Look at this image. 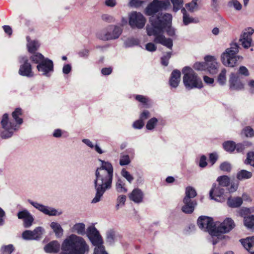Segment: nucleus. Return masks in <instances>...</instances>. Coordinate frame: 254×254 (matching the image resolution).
<instances>
[{"label": "nucleus", "mask_w": 254, "mask_h": 254, "mask_svg": "<svg viewBox=\"0 0 254 254\" xmlns=\"http://www.w3.org/2000/svg\"><path fill=\"white\" fill-rule=\"evenodd\" d=\"M170 5L169 0H153L145 9V14L152 16L150 18V25L146 27L148 35L154 36L155 43L161 44L169 49L173 46L172 40L166 38L162 34L163 27L172 22V16L167 13L155 14L160 11L167 9Z\"/></svg>", "instance_id": "obj_1"}, {"label": "nucleus", "mask_w": 254, "mask_h": 254, "mask_svg": "<svg viewBox=\"0 0 254 254\" xmlns=\"http://www.w3.org/2000/svg\"><path fill=\"white\" fill-rule=\"evenodd\" d=\"M100 167L97 168L95 172V179L94 180L96 190L95 197L91 201L92 203L99 202L107 190L111 189L113 178L114 168L112 164L101 159Z\"/></svg>", "instance_id": "obj_2"}, {"label": "nucleus", "mask_w": 254, "mask_h": 254, "mask_svg": "<svg viewBox=\"0 0 254 254\" xmlns=\"http://www.w3.org/2000/svg\"><path fill=\"white\" fill-rule=\"evenodd\" d=\"M60 254H86L89 251V246L81 236L72 234L63 242Z\"/></svg>", "instance_id": "obj_3"}, {"label": "nucleus", "mask_w": 254, "mask_h": 254, "mask_svg": "<svg viewBox=\"0 0 254 254\" xmlns=\"http://www.w3.org/2000/svg\"><path fill=\"white\" fill-rule=\"evenodd\" d=\"M21 115V109H16L12 114L13 120L16 123L15 124L11 120H9L7 114H4L1 121V125L3 130L1 133L0 136L3 139H7L11 137L14 131L17 130L19 128V125H21L22 122V119L19 118Z\"/></svg>", "instance_id": "obj_4"}, {"label": "nucleus", "mask_w": 254, "mask_h": 254, "mask_svg": "<svg viewBox=\"0 0 254 254\" xmlns=\"http://www.w3.org/2000/svg\"><path fill=\"white\" fill-rule=\"evenodd\" d=\"M182 73L184 74L183 82L187 88H202V83L201 79L191 68L188 66L184 67L182 69Z\"/></svg>", "instance_id": "obj_5"}, {"label": "nucleus", "mask_w": 254, "mask_h": 254, "mask_svg": "<svg viewBox=\"0 0 254 254\" xmlns=\"http://www.w3.org/2000/svg\"><path fill=\"white\" fill-rule=\"evenodd\" d=\"M239 46L237 43H233L231 47L227 48L221 55V61L224 65L234 67L239 57L236 55L239 51Z\"/></svg>", "instance_id": "obj_6"}, {"label": "nucleus", "mask_w": 254, "mask_h": 254, "mask_svg": "<svg viewBox=\"0 0 254 254\" xmlns=\"http://www.w3.org/2000/svg\"><path fill=\"white\" fill-rule=\"evenodd\" d=\"M197 225L199 228L204 231L208 232L211 235V241L213 245L218 243V241L215 238V235L217 234L215 232L216 223H214L212 218L205 216H200L197 219Z\"/></svg>", "instance_id": "obj_7"}, {"label": "nucleus", "mask_w": 254, "mask_h": 254, "mask_svg": "<svg viewBox=\"0 0 254 254\" xmlns=\"http://www.w3.org/2000/svg\"><path fill=\"white\" fill-rule=\"evenodd\" d=\"M235 227V224L234 221L230 218H226L221 224L216 223V229L215 232L217 234L215 235V240L218 241L224 238V233L229 232Z\"/></svg>", "instance_id": "obj_8"}, {"label": "nucleus", "mask_w": 254, "mask_h": 254, "mask_svg": "<svg viewBox=\"0 0 254 254\" xmlns=\"http://www.w3.org/2000/svg\"><path fill=\"white\" fill-rule=\"evenodd\" d=\"M28 202L34 208L45 215L49 216H58L63 214V211L60 209H57L53 207L44 205L38 202L33 201L31 199H28Z\"/></svg>", "instance_id": "obj_9"}, {"label": "nucleus", "mask_w": 254, "mask_h": 254, "mask_svg": "<svg viewBox=\"0 0 254 254\" xmlns=\"http://www.w3.org/2000/svg\"><path fill=\"white\" fill-rule=\"evenodd\" d=\"M122 32V29L117 26H110L98 35L100 39L104 41L113 40L119 37Z\"/></svg>", "instance_id": "obj_10"}, {"label": "nucleus", "mask_w": 254, "mask_h": 254, "mask_svg": "<svg viewBox=\"0 0 254 254\" xmlns=\"http://www.w3.org/2000/svg\"><path fill=\"white\" fill-rule=\"evenodd\" d=\"M146 23L144 16L140 12L133 11L129 15V24L132 28H142Z\"/></svg>", "instance_id": "obj_11"}, {"label": "nucleus", "mask_w": 254, "mask_h": 254, "mask_svg": "<svg viewBox=\"0 0 254 254\" xmlns=\"http://www.w3.org/2000/svg\"><path fill=\"white\" fill-rule=\"evenodd\" d=\"M36 68L40 75L49 77L54 71V64L52 60L47 58L37 64Z\"/></svg>", "instance_id": "obj_12"}, {"label": "nucleus", "mask_w": 254, "mask_h": 254, "mask_svg": "<svg viewBox=\"0 0 254 254\" xmlns=\"http://www.w3.org/2000/svg\"><path fill=\"white\" fill-rule=\"evenodd\" d=\"M85 235H86L93 245L103 244V240L99 232L94 226H89L86 230Z\"/></svg>", "instance_id": "obj_13"}, {"label": "nucleus", "mask_w": 254, "mask_h": 254, "mask_svg": "<svg viewBox=\"0 0 254 254\" xmlns=\"http://www.w3.org/2000/svg\"><path fill=\"white\" fill-rule=\"evenodd\" d=\"M19 62L21 64L19 69V74L27 77L33 76L34 74L32 71L31 64L28 62V58L25 56L20 57Z\"/></svg>", "instance_id": "obj_14"}, {"label": "nucleus", "mask_w": 254, "mask_h": 254, "mask_svg": "<svg viewBox=\"0 0 254 254\" xmlns=\"http://www.w3.org/2000/svg\"><path fill=\"white\" fill-rule=\"evenodd\" d=\"M45 232L42 227H37L34 230H25L22 233V237L24 240H39Z\"/></svg>", "instance_id": "obj_15"}, {"label": "nucleus", "mask_w": 254, "mask_h": 254, "mask_svg": "<svg viewBox=\"0 0 254 254\" xmlns=\"http://www.w3.org/2000/svg\"><path fill=\"white\" fill-rule=\"evenodd\" d=\"M254 32L252 28L249 27L245 29L241 36L239 41L244 48H248L251 46L252 39V35Z\"/></svg>", "instance_id": "obj_16"}, {"label": "nucleus", "mask_w": 254, "mask_h": 254, "mask_svg": "<svg viewBox=\"0 0 254 254\" xmlns=\"http://www.w3.org/2000/svg\"><path fill=\"white\" fill-rule=\"evenodd\" d=\"M229 88L231 90L240 91L244 89V84L238 75L231 73L229 80Z\"/></svg>", "instance_id": "obj_17"}, {"label": "nucleus", "mask_w": 254, "mask_h": 254, "mask_svg": "<svg viewBox=\"0 0 254 254\" xmlns=\"http://www.w3.org/2000/svg\"><path fill=\"white\" fill-rule=\"evenodd\" d=\"M204 61L207 64L206 70L211 74H216L219 68V64L216 59L214 56H206L204 57Z\"/></svg>", "instance_id": "obj_18"}, {"label": "nucleus", "mask_w": 254, "mask_h": 254, "mask_svg": "<svg viewBox=\"0 0 254 254\" xmlns=\"http://www.w3.org/2000/svg\"><path fill=\"white\" fill-rule=\"evenodd\" d=\"M224 189L222 187L217 185L216 184H213L212 187L209 191V196L211 199H214L218 201L216 197H220L224 193Z\"/></svg>", "instance_id": "obj_19"}, {"label": "nucleus", "mask_w": 254, "mask_h": 254, "mask_svg": "<svg viewBox=\"0 0 254 254\" xmlns=\"http://www.w3.org/2000/svg\"><path fill=\"white\" fill-rule=\"evenodd\" d=\"M183 203L184 205L182 207V210L187 214L191 213L197 205V202L195 200L188 199V198H184Z\"/></svg>", "instance_id": "obj_20"}, {"label": "nucleus", "mask_w": 254, "mask_h": 254, "mask_svg": "<svg viewBox=\"0 0 254 254\" xmlns=\"http://www.w3.org/2000/svg\"><path fill=\"white\" fill-rule=\"evenodd\" d=\"M240 241L248 252L251 253H254V236L241 239Z\"/></svg>", "instance_id": "obj_21"}, {"label": "nucleus", "mask_w": 254, "mask_h": 254, "mask_svg": "<svg viewBox=\"0 0 254 254\" xmlns=\"http://www.w3.org/2000/svg\"><path fill=\"white\" fill-rule=\"evenodd\" d=\"M181 72L178 70H174L171 75L169 84L172 88H177L180 81Z\"/></svg>", "instance_id": "obj_22"}, {"label": "nucleus", "mask_w": 254, "mask_h": 254, "mask_svg": "<svg viewBox=\"0 0 254 254\" xmlns=\"http://www.w3.org/2000/svg\"><path fill=\"white\" fill-rule=\"evenodd\" d=\"M60 244L57 241H53L44 247V251L47 253H57L60 251Z\"/></svg>", "instance_id": "obj_23"}, {"label": "nucleus", "mask_w": 254, "mask_h": 254, "mask_svg": "<svg viewBox=\"0 0 254 254\" xmlns=\"http://www.w3.org/2000/svg\"><path fill=\"white\" fill-rule=\"evenodd\" d=\"M143 193L139 189H134L129 194V197L130 200L135 203H140L142 201Z\"/></svg>", "instance_id": "obj_24"}, {"label": "nucleus", "mask_w": 254, "mask_h": 254, "mask_svg": "<svg viewBox=\"0 0 254 254\" xmlns=\"http://www.w3.org/2000/svg\"><path fill=\"white\" fill-rule=\"evenodd\" d=\"M50 227L57 238H61L63 236L64 229L60 223L55 221L52 222L50 224Z\"/></svg>", "instance_id": "obj_25"}, {"label": "nucleus", "mask_w": 254, "mask_h": 254, "mask_svg": "<svg viewBox=\"0 0 254 254\" xmlns=\"http://www.w3.org/2000/svg\"><path fill=\"white\" fill-rule=\"evenodd\" d=\"M71 231L78 235L84 236L86 234L85 225L83 223H76L71 228Z\"/></svg>", "instance_id": "obj_26"}, {"label": "nucleus", "mask_w": 254, "mask_h": 254, "mask_svg": "<svg viewBox=\"0 0 254 254\" xmlns=\"http://www.w3.org/2000/svg\"><path fill=\"white\" fill-rule=\"evenodd\" d=\"M115 187L116 190L119 193H126L128 191L125 181L121 178H118L116 180Z\"/></svg>", "instance_id": "obj_27"}, {"label": "nucleus", "mask_w": 254, "mask_h": 254, "mask_svg": "<svg viewBox=\"0 0 254 254\" xmlns=\"http://www.w3.org/2000/svg\"><path fill=\"white\" fill-rule=\"evenodd\" d=\"M27 47L29 53H33L38 50L40 44L37 40H31L29 37H26Z\"/></svg>", "instance_id": "obj_28"}, {"label": "nucleus", "mask_w": 254, "mask_h": 254, "mask_svg": "<svg viewBox=\"0 0 254 254\" xmlns=\"http://www.w3.org/2000/svg\"><path fill=\"white\" fill-rule=\"evenodd\" d=\"M244 225L247 229L254 231V215H250L244 217Z\"/></svg>", "instance_id": "obj_29"}, {"label": "nucleus", "mask_w": 254, "mask_h": 254, "mask_svg": "<svg viewBox=\"0 0 254 254\" xmlns=\"http://www.w3.org/2000/svg\"><path fill=\"white\" fill-rule=\"evenodd\" d=\"M243 203V200L241 197H236L229 198L227 201L228 205L233 208H236L240 206Z\"/></svg>", "instance_id": "obj_30"}, {"label": "nucleus", "mask_w": 254, "mask_h": 254, "mask_svg": "<svg viewBox=\"0 0 254 254\" xmlns=\"http://www.w3.org/2000/svg\"><path fill=\"white\" fill-rule=\"evenodd\" d=\"M82 141L90 148H94L95 150L100 154H102L104 152L97 144L94 145L92 142L88 139H83Z\"/></svg>", "instance_id": "obj_31"}, {"label": "nucleus", "mask_w": 254, "mask_h": 254, "mask_svg": "<svg viewBox=\"0 0 254 254\" xmlns=\"http://www.w3.org/2000/svg\"><path fill=\"white\" fill-rule=\"evenodd\" d=\"M252 177V173L251 172L245 170H242L237 174V178L239 180L248 179Z\"/></svg>", "instance_id": "obj_32"}, {"label": "nucleus", "mask_w": 254, "mask_h": 254, "mask_svg": "<svg viewBox=\"0 0 254 254\" xmlns=\"http://www.w3.org/2000/svg\"><path fill=\"white\" fill-rule=\"evenodd\" d=\"M43 55L39 53H33V54L30 57L31 60L34 63L38 64L46 59Z\"/></svg>", "instance_id": "obj_33"}, {"label": "nucleus", "mask_w": 254, "mask_h": 254, "mask_svg": "<svg viewBox=\"0 0 254 254\" xmlns=\"http://www.w3.org/2000/svg\"><path fill=\"white\" fill-rule=\"evenodd\" d=\"M181 12L183 14V22L185 25H187L190 23L196 22L192 17L190 16L187 13L185 8L181 9Z\"/></svg>", "instance_id": "obj_34"}, {"label": "nucleus", "mask_w": 254, "mask_h": 254, "mask_svg": "<svg viewBox=\"0 0 254 254\" xmlns=\"http://www.w3.org/2000/svg\"><path fill=\"white\" fill-rule=\"evenodd\" d=\"M217 181L219 183L218 185L221 187H227L230 184V179L229 177L224 175L218 177Z\"/></svg>", "instance_id": "obj_35"}, {"label": "nucleus", "mask_w": 254, "mask_h": 254, "mask_svg": "<svg viewBox=\"0 0 254 254\" xmlns=\"http://www.w3.org/2000/svg\"><path fill=\"white\" fill-rule=\"evenodd\" d=\"M186 195L184 198H188V199H192L196 195V192L195 190L191 187H188L186 189Z\"/></svg>", "instance_id": "obj_36"}, {"label": "nucleus", "mask_w": 254, "mask_h": 254, "mask_svg": "<svg viewBox=\"0 0 254 254\" xmlns=\"http://www.w3.org/2000/svg\"><path fill=\"white\" fill-rule=\"evenodd\" d=\"M135 99L141 103L145 107H147L149 104L150 100L146 96L137 95L135 96Z\"/></svg>", "instance_id": "obj_37"}, {"label": "nucleus", "mask_w": 254, "mask_h": 254, "mask_svg": "<svg viewBox=\"0 0 254 254\" xmlns=\"http://www.w3.org/2000/svg\"><path fill=\"white\" fill-rule=\"evenodd\" d=\"M224 149L230 152H233L235 149V143L232 141H227L223 143Z\"/></svg>", "instance_id": "obj_38"}, {"label": "nucleus", "mask_w": 254, "mask_h": 254, "mask_svg": "<svg viewBox=\"0 0 254 254\" xmlns=\"http://www.w3.org/2000/svg\"><path fill=\"white\" fill-rule=\"evenodd\" d=\"M103 244L94 245L95 246V248L93 254H108L105 251V247Z\"/></svg>", "instance_id": "obj_39"}, {"label": "nucleus", "mask_w": 254, "mask_h": 254, "mask_svg": "<svg viewBox=\"0 0 254 254\" xmlns=\"http://www.w3.org/2000/svg\"><path fill=\"white\" fill-rule=\"evenodd\" d=\"M131 162L129 156L127 154H122L120 159V165L126 166L128 165Z\"/></svg>", "instance_id": "obj_40"}, {"label": "nucleus", "mask_w": 254, "mask_h": 254, "mask_svg": "<svg viewBox=\"0 0 254 254\" xmlns=\"http://www.w3.org/2000/svg\"><path fill=\"white\" fill-rule=\"evenodd\" d=\"M116 232L113 230H110L107 231L106 234V238L107 242L110 244H113L115 239Z\"/></svg>", "instance_id": "obj_41"}, {"label": "nucleus", "mask_w": 254, "mask_h": 254, "mask_svg": "<svg viewBox=\"0 0 254 254\" xmlns=\"http://www.w3.org/2000/svg\"><path fill=\"white\" fill-rule=\"evenodd\" d=\"M158 122V120L156 118H152L147 122L146 127L148 130H152L154 128Z\"/></svg>", "instance_id": "obj_42"}, {"label": "nucleus", "mask_w": 254, "mask_h": 254, "mask_svg": "<svg viewBox=\"0 0 254 254\" xmlns=\"http://www.w3.org/2000/svg\"><path fill=\"white\" fill-rule=\"evenodd\" d=\"M197 1L192 0L191 2L188 3L186 4V7L190 11L192 12L195 10L198 9Z\"/></svg>", "instance_id": "obj_43"}, {"label": "nucleus", "mask_w": 254, "mask_h": 254, "mask_svg": "<svg viewBox=\"0 0 254 254\" xmlns=\"http://www.w3.org/2000/svg\"><path fill=\"white\" fill-rule=\"evenodd\" d=\"M121 174L129 184H131L134 179L133 176L125 169L122 170Z\"/></svg>", "instance_id": "obj_44"}, {"label": "nucleus", "mask_w": 254, "mask_h": 254, "mask_svg": "<svg viewBox=\"0 0 254 254\" xmlns=\"http://www.w3.org/2000/svg\"><path fill=\"white\" fill-rule=\"evenodd\" d=\"M23 221V226L25 228L30 227L33 223L34 218L31 214H30L27 218H26Z\"/></svg>", "instance_id": "obj_45"}, {"label": "nucleus", "mask_w": 254, "mask_h": 254, "mask_svg": "<svg viewBox=\"0 0 254 254\" xmlns=\"http://www.w3.org/2000/svg\"><path fill=\"white\" fill-rule=\"evenodd\" d=\"M226 70L225 69H223L221 72L220 73L218 77V81L222 85H223L225 84L226 81Z\"/></svg>", "instance_id": "obj_46"}, {"label": "nucleus", "mask_w": 254, "mask_h": 254, "mask_svg": "<svg viewBox=\"0 0 254 254\" xmlns=\"http://www.w3.org/2000/svg\"><path fill=\"white\" fill-rule=\"evenodd\" d=\"M252 143L249 142H244L243 143H238L235 144V149L238 152H242L244 151L246 147L251 146Z\"/></svg>", "instance_id": "obj_47"}, {"label": "nucleus", "mask_w": 254, "mask_h": 254, "mask_svg": "<svg viewBox=\"0 0 254 254\" xmlns=\"http://www.w3.org/2000/svg\"><path fill=\"white\" fill-rule=\"evenodd\" d=\"M245 164H250L254 167V152H250L248 153L247 159L245 161Z\"/></svg>", "instance_id": "obj_48"}, {"label": "nucleus", "mask_w": 254, "mask_h": 254, "mask_svg": "<svg viewBox=\"0 0 254 254\" xmlns=\"http://www.w3.org/2000/svg\"><path fill=\"white\" fill-rule=\"evenodd\" d=\"M206 62H196L193 65V68L197 70H206Z\"/></svg>", "instance_id": "obj_49"}, {"label": "nucleus", "mask_w": 254, "mask_h": 254, "mask_svg": "<svg viewBox=\"0 0 254 254\" xmlns=\"http://www.w3.org/2000/svg\"><path fill=\"white\" fill-rule=\"evenodd\" d=\"M173 5V10L175 11H178L183 6V0H170Z\"/></svg>", "instance_id": "obj_50"}, {"label": "nucleus", "mask_w": 254, "mask_h": 254, "mask_svg": "<svg viewBox=\"0 0 254 254\" xmlns=\"http://www.w3.org/2000/svg\"><path fill=\"white\" fill-rule=\"evenodd\" d=\"M14 248L12 245L3 246L1 249L2 254H11Z\"/></svg>", "instance_id": "obj_51"}, {"label": "nucleus", "mask_w": 254, "mask_h": 254, "mask_svg": "<svg viewBox=\"0 0 254 254\" xmlns=\"http://www.w3.org/2000/svg\"><path fill=\"white\" fill-rule=\"evenodd\" d=\"M31 213L27 210L23 209L21 211H19L17 213V216L18 219L24 220L27 218Z\"/></svg>", "instance_id": "obj_52"}, {"label": "nucleus", "mask_w": 254, "mask_h": 254, "mask_svg": "<svg viewBox=\"0 0 254 254\" xmlns=\"http://www.w3.org/2000/svg\"><path fill=\"white\" fill-rule=\"evenodd\" d=\"M125 44L126 47H132L137 45L139 44V41L137 39L130 38L127 39Z\"/></svg>", "instance_id": "obj_53"}, {"label": "nucleus", "mask_w": 254, "mask_h": 254, "mask_svg": "<svg viewBox=\"0 0 254 254\" xmlns=\"http://www.w3.org/2000/svg\"><path fill=\"white\" fill-rule=\"evenodd\" d=\"M171 52H168L161 58V64L164 66H167L169 60L171 57Z\"/></svg>", "instance_id": "obj_54"}, {"label": "nucleus", "mask_w": 254, "mask_h": 254, "mask_svg": "<svg viewBox=\"0 0 254 254\" xmlns=\"http://www.w3.org/2000/svg\"><path fill=\"white\" fill-rule=\"evenodd\" d=\"M126 200V196L125 195H120L118 196L117 202V204L116 205V207L119 208L120 206H123L124 205Z\"/></svg>", "instance_id": "obj_55"}, {"label": "nucleus", "mask_w": 254, "mask_h": 254, "mask_svg": "<svg viewBox=\"0 0 254 254\" xmlns=\"http://www.w3.org/2000/svg\"><path fill=\"white\" fill-rule=\"evenodd\" d=\"M244 133L247 137H252L254 136V130L250 127H247L243 129Z\"/></svg>", "instance_id": "obj_56"}, {"label": "nucleus", "mask_w": 254, "mask_h": 254, "mask_svg": "<svg viewBox=\"0 0 254 254\" xmlns=\"http://www.w3.org/2000/svg\"><path fill=\"white\" fill-rule=\"evenodd\" d=\"M231 164L227 162H225L222 163L220 166V169L225 172H229L231 170Z\"/></svg>", "instance_id": "obj_57"}, {"label": "nucleus", "mask_w": 254, "mask_h": 254, "mask_svg": "<svg viewBox=\"0 0 254 254\" xmlns=\"http://www.w3.org/2000/svg\"><path fill=\"white\" fill-rule=\"evenodd\" d=\"M144 125V122L139 119L133 122L132 127L134 129H140L143 127Z\"/></svg>", "instance_id": "obj_58"}, {"label": "nucleus", "mask_w": 254, "mask_h": 254, "mask_svg": "<svg viewBox=\"0 0 254 254\" xmlns=\"http://www.w3.org/2000/svg\"><path fill=\"white\" fill-rule=\"evenodd\" d=\"M89 54V50L87 49H82L79 51L78 55L79 57L87 59Z\"/></svg>", "instance_id": "obj_59"}, {"label": "nucleus", "mask_w": 254, "mask_h": 254, "mask_svg": "<svg viewBox=\"0 0 254 254\" xmlns=\"http://www.w3.org/2000/svg\"><path fill=\"white\" fill-rule=\"evenodd\" d=\"M247 86L249 92L252 94H254V80L251 79L248 80Z\"/></svg>", "instance_id": "obj_60"}, {"label": "nucleus", "mask_w": 254, "mask_h": 254, "mask_svg": "<svg viewBox=\"0 0 254 254\" xmlns=\"http://www.w3.org/2000/svg\"><path fill=\"white\" fill-rule=\"evenodd\" d=\"M171 23V22L170 24H168L167 25H165L163 27V30L164 29V28L165 27H167V28L166 29V32H167L168 35L170 36H173L175 35V30L174 28H173L172 27L170 26V24ZM162 34L165 37V36L163 35V32H162Z\"/></svg>", "instance_id": "obj_61"}, {"label": "nucleus", "mask_w": 254, "mask_h": 254, "mask_svg": "<svg viewBox=\"0 0 254 254\" xmlns=\"http://www.w3.org/2000/svg\"><path fill=\"white\" fill-rule=\"evenodd\" d=\"M143 1L140 0H130L129 5L130 6L138 7L142 5Z\"/></svg>", "instance_id": "obj_62"}, {"label": "nucleus", "mask_w": 254, "mask_h": 254, "mask_svg": "<svg viewBox=\"0 0 254 254\" xmlns=\"http://www.w3.org/2000/svg\"><path fill=\"white\" fill-rule=\"evenodd\" d=\"M156 49V46L152 43H148L145 45V49L149 52H154Z\"/></svg>", "instance_id": "obj_63"}, {"label": "nucleus", "mask_w": 254, "mask_h": 254, "mask_svg": "<svg viewBox=\"0 0 254 254\" xmlns=\"http://www.w3.org/2000/svg\"><path fill=\"white\" fill-rule=\"evenodd\" d=\"M63 72L64 74H67L71 71V66L70 64H64L63 67Z\"/></svg>", "instance_id": "obj_64"}]
</instances>
